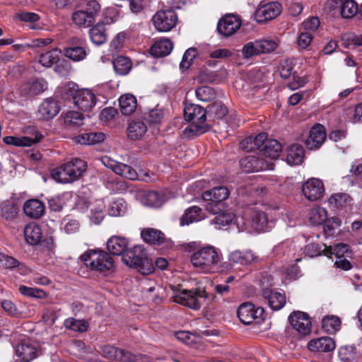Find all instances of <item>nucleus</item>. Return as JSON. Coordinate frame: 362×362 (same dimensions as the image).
<instances>
[{
  "label": "nucleus",
  "mask_w": 362,
  "mask_h": 362,
  "mask_svg": "<svg viewBox=\"0 0 362 362\" xmlns=\"http://www.w3.org/2000/svg\"><path fill=\"white\" fill-rule=\"evenodd\" d=\"M18 291L22 295L29 297L43 298L46 296L45 292L42 289L28 287L23 285L19 286Z\"/></svg>",
  "instance_id": "57"
},
{
  "label": "nucleus",
  "mask_w": 362,
  "mask_h": 362,
  "mask_svg": "<svg viewBox=\"0 0 362 362\" xmlns=\"http://www.w3.org/2000/svg\"><path fill=\"white\" fill-rule=\"evenodd\" d=\"M173 47V42L169 39H160L151 46V54L155 57H163L168 55Z\"/></svg>",
  "instance_id": "25"
},
{
  "label": "nucleus",
  "mask_w": 362,
  "mask_h": 362,
  "mask_svg": "<svg viewBox=\"0 0 362 362\" xmlns=\"http://www.w3.org/2000/svg\"><path fill=\"white\" fill-rule=\"evenodd\" d=\"M234 218L235 215L231 212L218 213L211 221V223L216 226L217 228L221 229L223 226L231 224Z\"/></svg>",
  "instance_id": "49"
},
{
  "label": "nucleus",
  "mask_w": 362,
  "mask_h": 362,
  "mask_svg": "<svg viewBox=\"0 0 362 362\" xmlns=\"http://www.w3.org/2000/svg\"><path fill=\"white\" fill-rule=\"evenodd\" d=\"M112 64L115 71L119 75L127 74L132 69L131 60L123 56H118L116 57Z\"/></svg>",
  "instance_id": "41"
},
{
  "label": "nucleus",
  "mask_w": 362,
  "mask_h": 362,
  "mask_svg": "<svg viewBox=\"0 0 362 362\" xmlns=\"http://www.w3.org/2000/svg\"><path fill=\"white\" fill-rule=\"evenodd\" d=\"M165 111L160 108H153L149 110L146 119L151 123H160L165 118Z\"/></svg>",
  "instance_id": "59"
},
{
  "label": "nucleus",
  "mask_w": 362,
  "mask_h": 362,
  "mask_svg": "<svg viewBox=\"0 0 362 362\" xmlns=\"http://www.w3.org/2000/svg\"><path fill=\"white\" fill-rule=\"evenodd\" d=\"M202 209L197 206H193L185 210V214L180 218L181 226H188L194 222H197L203 218Z\"/></svg>",
  "instance_id": "34"
},
{
  "label": "nucleus",
  "mask_w": 362,
  "mask_h": 362,
  "mask_svg": "<svg viewBox=\"0 0 362 362\" xmlns=\"http://www.w3.org/2000/svg\"><path fill=\"white\" fill-rule=\"evenodd\" d=\"M101 354L105 358L117 361L119 348L112 345H105L101 346Z\"/></svg>",
  "instance_id": "62"
},
{
  "label": "nucleus",
  "mask_w": 362,
  "mask_h": 362,
  "mask_svg": "<svg viewBox=\"0 0 362 362\" xmlns=\"http://www.w3.org/2000/svg\"><path fill=\"white\" fill-rule=\"evenodd\" d=\"M64 55L74 61L79 62L85 59L87 55L86 49L80 46H71L64 49Z\"/></svg>",
  "instance_id": "44"
},
{
  "label": "nucleus",
  "mask_w": 362,
  "mask_h": 362,
  "mask_svg": "<svg viewBox=\"0 0 362 362\" xmlns=\"http://www.w3.org/2000/svg\"><path fill=\"white\" fill-rule=\"evenodd\" d=\"M240 25L241 21L238 16L227 14L219 20L217 30L221 35L230 37L240 28Z\"/></svg>",
  "instance_id": "14"
},
{
  "label": "nucleus",
  "mask_w": 362,
  "mask_h": 362,
  "mask_svg": "<svg viewBox=\"0 0 362 362\" xmlns=\"http://www.w3.org/2000/svg\"><path fill=\"white\" fill-rule=\"evenodd\" d=\"M140 196L142 204L146 206L160 207L165 202L164 195L156 191H144Z\"/></svg>",
  "instance_id": "22"
},
{
  "label": "nucleus",
  "mask_w": 362,
  "mask_h": 362,
  "mask_svg": "<svg viewBox=\"0 0 362 362\" xmlns=\"http://www.w3.org/2000/svg\"><path fill=\"white\" fill-rule=\"evenodd\" d=\"M147 131V126L144 122L136 119L129 122L127 127L128 137L132 140L141 138Z\"/></svg>",
  "instance_id": "27"
},
{
  "label": "nucleus",
  "mask_w": 362,
  "mask_h": 362,
  "mask_svg": "<svg viewBox=\"0 0 362 362\" xmlns=\"http://www.w3.org/2000/svg\"><path fill=\"white\" fill-rule=\"evenodd\" d=\"M47 88V82L42 78H34L26 83L23 88V91L28 95H38Z\"/></svg>",
  "instance_id": "29"
},
{
  "label": "nucleus",
  "mask_w": 362,
  "mask_h": 362,
  "mask_svg": "<svg viewBox=\"0 0 362 362\" xmlns=\"http://www.w3.org/2000/svg\"><path fill=\"white\" fill-rule=\"evenodd\" d=\"M1 211L2 216L7 220L13 219L18 214L16 206L12 202L4 203L1 207Z\"/></svg>",
  "instance_id": "58"
},
{
  "label": "nucleus",
  "mask_w": 362,
  "mask_h": 362,
  "mask_svg": "<svg viewBox=\"0 0 362 362\" xmlns=\"http://www.w3.org/2000/svg\"><path fill=\"white\" fill-rule=\"evenodd\" d=\"M64 124L66 127H78L83 124V115L76 111H68L62 115Z\"/></svg>",
  "instance_id": "36"
},
{
  "label": "nucleus",
  "mask_w": 362,
  "mask_h": 362,
  "mask_svg": "<svg viewBox=\"0 0 362 362\" xmlns=\"http://www.w3.org/2000/svg\"><path fill=\"white\" fill-rule=\"evenodd\" d=\"M4 142L8 145H12L19 147H30V141L28 138H23V136H8L3 139Z\"/></svg>",
  "instance_id": "56"
},
{
  "label": "nucleus",
  "mask_w": 362,
  "mask_h": 362,
  "mask_svg": "<svg viewBox=\"0 0 362 362\" xmlns=\"http://www.w3.org/2000/svg\"><path fill=\"white\" fill-rule=\"evenodd\" d=\"M127 239L119 236H112L107 242V248L114 255H122L127 251Z\"/></svg>",
  "instance_id": "21"
},
{
  "label": "nucleus",
  "mask_w": 362,
  "mask_h": 362,
  "mask_svg": "<svg viewBox=\"0 0 362 362\" xmlns=\"http://www.w3.org/2000/svg\"><path fill=\"white\" fill-rule=\"evenodd\" d=\"M100 11V5L96 0L89 1L83 9L75 11L71 18L76 25L88 28L95 22Z\"/></svg>",
  "instance_id": "6"
},
{
  "label": "nucleus",
  "mask_w": 362,
  "mask_h": 362,
  "mask_svg": "<svg viewBox=\"0 0 362 362\" xmlns=\"http://www.w3.org/2000/svg\"><path fill=\"white\" fill-rule=\"evenodd\" d=\"M64 327L78 332H84L88 329V323L85 320L68 318L64 321Z\"/></svg>",
  "instance_id": "52"
},
{
  "label": "nucleus",
  "mask_w": 362,
  "mask_h": 362,
  "mask_svg": "<svg viewBox=\"0 0 362 362\" xmlns=\"http://www.w3.org/2000/svg\"><path fill=\"white\" fill-rule=\"evenodd\" d=\"M326 139L325 127L320 124L314 125L310 131L309 136L305 140V145L310 150L319 148Z\"/></svg>",
  "instance_id": "16"
},
{
  "label": "nucleus",
  "mask_w": 362,
  "mask_h": 362,
  "mask_svg": "<svg viewBox=\"0 0 362 362\" xmlns=\"http://www.w3.org/2000/svg\"><path fill=\"white\" fill-rule=\"evenodd\" d=\"M230 192L226 187H216L211 190L205 191L202 194V199L205 201H213L216 203H221L226 199L229 196Z\"/></svg>",
  "instance_id": "23"
},
{
  "label": "nucleus",
  "mask_w": 362,
  "mask_h": 362,
  "mask_svg": "<svg viewBox=\"0 0 362 362\" xmlns=\"http://www.w3.org/2000/svg\"><path fill=\"white\" fill-rule=\"evenodd\" d=\"M281 11V4L277 1L267 4L261 2L256 9L254 16L257 22L263 23L276 18Z\"/></svg>",
  "instance_id": "10"
},
{
  "label": "nucleus",
  "mask_w": 362,
  "mask_h": 362,
  "mask_svg": "<svg viewBox=\"0 0 362 362\" xmlns=\"http://www.w3.org/2000/svg\"><path fill=\"white\" fill-rule=\"evenodd\" d=\"M197 55V50L194 48H189L185 52L180 67L181 69H187L192 63L193 59Z\"/></svg>",
  "instance_id": "61"
},
{
  "label": "nucleus",
  "mask_w": 362,
  "mask_h": 362,
  "mask_svg": "<svg viewBox=\"0 0 362 362\" xmlns=\"http://www.w3.org/2000/svg\"><path fill=\"white\" fill-rule=\"evenodd\" d=\"M153 23L159 32H168L177 24V16L173 9L161 10L153 16Z\"/></svg>",
  "instance_id": "8"
},
{
  "label": "nucleus",
  "mask_w": 362,
  "mask_h": 362,
  "mask_svg": "<svg viewBox=\"0 0 362 362\" xmlns=\"http://www.w3.org/2000/svg\"><path fill=\"white\" fill-rule=\"evenodd\" d=\"M255 259L256 257L251 251L242 252L236 250L231 252L228 256V261L231 265H247L253 262Z\"/></svg>",
  "instance_id": "24"
},
{
  "label": "nucleus",
  "mask_w": 362,
  "mask_h": 362,
  "mask_svg": "<svg viewBox=\"0 0 362 362\" xmlns=\"http://www.w3.org/2000/svg\"><path fill=\"white\" fill-rule=\"evenodd\" d=\"M25 133L27 136H23V138H28L30 141V146L36 144L42 141L44 138L42 134L38 131L36 127L35 126H28L25 129Z\"/></svg>",
  "instance_id": "54"
},
{
  "label": "nucleus",
  "mask_w": 362,
  "mask_h": 362,
  "mask_svg": "<svg viewBox=\"0 0 362 362\" xmlns=\"http://www.w3.org/2000/svg\"><path fill=\"white\" fill-rule=\"evenodd\" d=\"M352 199L348 194L339 192L335 193L329 197V204L334 209H341L349 205Z\"/></svg>",
  "instance_id": "37"
},
{
  "label": "nucleus",
  "mask_w": 362,
  "mask_h": 362,
  "mask_svg": "<svg viewBox=\"0 0 362 362\" xmlns=\"http://www.w3.org/2000/svg\"><path fill=\"white\" fill-rule=\"evenodd\" d=\"M122 259L124 264L136 269L144 275H148L154 272L153 261L147 257V254L141 245L134 246L126 251Z\"/></svg>",
  "instance_id": "4"
},
{
  "label": "nucleus",
  "mask_w": 362,
  "mask_h": 362,
  "mask_svg": "<svg viewBox=\"0 0 362 362\" xmlns=\"http://www.w3.org/2000/svg\"><path fill=\"white\" fill-rule=\"evenodd\" d=\"M240 320L245 325L252 323H260L264 318V310L262 308H255L252 303H245L241 304L237 311Z\"/></svg>",
  "instance_id": "9"
},
{
  "label": "nucleus",
  "mask_w": 362,
  "mask_h": 362,
  "mask_svg": "<svg viewBox=\"0 0 362 362\" xmlns=\"http://www.w3.org/2000/svg\"><path fill=\"white\" fill-rule=\"evenodd\" d=\"M113 172L132 180H136L138 177L137 173L132 167L119 162L117 163Z\"/></svg>",
  "instance_id": "45"
},
{
  "label": "nucleus",
  "mask_w": 362,
  "mask_h": 362,
  "mask_svg": "<svg viewBox=\"0 0 362 362\" xmlns=\"http://www.w3.org/2000/svg\"><path fill=\"white\" fill-rule=\"evenodd\" d=\"M87 168L86 162L78 158H72L52 170V177L59 183H69L78 180Z\"/></svg>",
  "instance_id": "3"
},
{
  "label": "nucleus",
  "mask_w": 362,
  "mask_h": 362,
  "mask_svg": "<svg viewBox=\"0 0 362 362\" xmlns=\"http://www.w3.org/2000/svg\"><path fill=\"white\" fill-rule=\"evenodd\" d=\"M242 54L244 59H250L252 57L260 54L257 41L248 42L242 48Z\"/></svg>",
  "instance_id": "53"
},
{
  "label": "nucleus",
  "mask_w": 362,
  "mask_h": 362,
  "mask_svg": "<svg viewBox=\"0 0 362 362\" xmlns=\"http://www.w3.org/2000/svg\"><path fill=\"white\" fill-rule=\"evenodd\" d=\"M104 209L105 204L103 202H96V203L90 208V218L91 221L93 222L95 224L100 223L105 216Z\"/></svg>",
  "instance_id": "48"
},
{
  "label": "nucleus",
  "mask_w": 362,
  "mask_h": 362,
  "mask_svg": "<svg viewBox=\"0 0 362 362\" xmlns=\"http://www.w3.org/2000/svg\"><path fill=\"white\" fill-rule=\"evenodd\" d=\"M26 241L31 245H36L42 238L40 227L36 223L28 224L24 228Z\"/></svg>",
  "instance_id": "32"
},
{
  "label": "nucleus",
  "mask_w": 362,
  "mask_h": 362,
  "mask_svg": "<svg viewBox=\"0 0 362 362\" xmlns=\"http://www.w3.org/2000/svg\"><path fill=\"white\" fill-rule=\"evenodd\" d=\"M81 259L87 267L104 275L113 270L114 259L103 250H90L81 255Z\"/></svg>",
  "instance_id": "5"
},
{
  "label": "nucleus",
  "mask_w": 362,
  "mask_h": 362,
  "mask_svg": "<svg viewBox=\"0 0 362 362\" xmlns=\"http://www.w3.org/2000/svg\"><path fill=\"white\" fill-rule=\"evenodd\" d=\"M59 112L57 102L52 98L45 100L39 107L40 117L45 120L54 117Z\"/></svg>",
  "instance_id": "20"
},
{
  "label": "nucleus",
  "mask_w": 362,
  "mask_h": 362,
  "mask_svg": "<svg viewBox=\"0 0 362 362\" xmlns=\"http://www.w3.org/2000/svg\"><path fill=\"white\" fill-rule=\"evenodd\" d=\"M262 296L273 310H279L286 304V296L280 292L265 289L262 292Z\"/></svg>",
  "instance_id": "18"
},
{
  "label": "nucleus",
  "mask_w": 362,
  "mask_h": 362,
  "mask_svg": "<svg viewBox=\"0 0 362 362\" xmlns=\"http://www.w3.org/2000/svg\"><path fill=\"white\" fill-rule=\"evenodd\" d=\"M327 218V211L324 208H313L309 213V221L313 225H320Z\"/></svg>",
  "instance_id": "47"
},
{
  "label": "nucleus",
  "mask_w": 362,
  "mask_h": 362,
  "mask_svg": "<svg viewBox=\"0 0 362 362\" xmlns=\"http://www.w3.org/2000/svg\"><path fill=\"white\" fill-rule=\"evenodd\" d=\"M304 158V150L302 146L293 144L287 151L286 161L289 165H299Z\"/></svg>",
  "instance_id": "33"
},
{
  "label": "nucleus",
  "mask_w": 362,
  "mask_h": 362,
  "mask_svg": "<svg viewBox=\"0 0 362 362\" xmlns=\"http://www.w3.org/2000/svg\"><path fill=\"white\" fill-rule=\"evenodd\" d=\"M302 191L305 197L312 202L320 199L324 194L325 187L322 182L317 178H310L303 183Z\"/></svg>",
  "instance_id": "15"
},
{
  "label": "nucleus",
  "mask_w": 362,
  "mask_h": 362,
  "mask_svg": "<svg viewBox=\"0 0 362 362\" xmlns=\"http://www.w3.org/2000/svg\"><path fill=\"white\" fill-rule=\"evenodd\" d=\"M341 327L340 319L334 315H327L324 317L322 320V329L329 334H334Z\"/></svg>",
  "instance_id": "40"
},
{
  "label": "nucleus",
  "mask_w": 362,
  "mask_h": 362,
  "mask_svg": "<svg viewBox=\"0 0 362 362\" xmlns=\"http://www.w3.org/2000/svg\"><path fill=\"white\" fill-rule=\"evenodd\" d=\"M257 46L259 49L260 54L269 53L274 51L278 47L276 41L270 39L258 40Z\"/></svg>",
  "instance_id": "55"
},
{
  "label": "nucleus",
  "mask_w": 362,
  "mask_h": 362,
  "mask_svg": "<svg viewBox=\"0 0 362 362\" xmlns=\"http://www.w3.org/2000/svg\"><path fill=\"white\" fill-rule=\"evenodd\" d=\"M16 354L25 362H30L35 358L36 349L34 346L21 344L16 347Z\"/></svg>",
  "instance_id": "42"
},
{
  "label": "nucleus",
  "mask_w": 362,
  "mask_h": 362,
  "mask_svg": "<svg viewBox=\"0 0 362 362\" xmlns=\"http://www.w3.org/2000/svg\"><path fill=\"white\" fill-rule=\"evenodd\" d=\"M288 322L301 335H307L311 332V320L306 313L298 310L292 312L288 316Z\"/></svg>",
  "instance_id": "12"
},
{
  "label": "nucleus",
  "mask_w": 362,
  "mask_h": 362,
  "mask_svg": "<svg viewBox=\"0 0 362 362\" xmlns=\"http://www.w3.org/2000/svg\"><path fill=\"white\" fill-rule=\"evenodd\" d=\"M61 51L57 49H53L40 57L39 62L45 67H51L54 64L59 60Z\"/></svg>",
  "instance_id": "43"
},
{
  "label": "nucleus",
  "mask_w": 362,
  "mask_h": 362,
  "mask_svg": "<svg viewBox=\"0 0 362 362\" xmlns=\"http://www.w3.org/2000/svg\"><path fill=\"white\" fill-rule=\"evenodd\" d=\"M196 97L203 102H209L216 98L215 90L208 86L198 87L195 90Z\"/></svg>",
  "instance_id": "46"
},
{
  "label": "nucleus",
  "mask_w": 362,
  "mask_h": 362,
  "mask_svg": "<svg viewBox=\"0 0 362 362\" xmlns=\"http://www.w3.org/2000/svg\"><path fill=\"white\" fill-rule=\"evenodd\" d=\"M240 166L245 173H253L262 170H272L273 163L265 160L264 158L255 156H247L240 160Z\"/></svg>",
  "instance_id": "11"
},
{
  "label": "nucleus",
  "mask_w": 362,
  "mask_h": 362,
  "mask_svg": "<svg viewBox=\"0 0 362 362\" xmlns=\"http://www.w3.org/2000/svg\"><path fill=\"white\" fill-rule=\"evenodd\" d=\"M207 111L202 107L194 105H187L184 109L185 120L191 122L184 130L185 135H200L207 132L211 127L206 122Z\"/></svg>",
  "instance_id": "2"
},
{
  "label": "nucleus",
  "mask_w": 362,
  "mask_h": 362,
  "mask_svg": "<svg viewBox=\"0 0 362 362\" xmlns=\"http://www.w3.org/2000/svg\"><path fill=\"white\" fill-rule=\"evenodd\" d=\"M119 104L122 115H130L136 110L137 100L133 95L124 94L119 98Z\"/></svg>",
  "instance_id": "30"
},
{
  "label": "nucleus",
  "mask_w": 362,
  "mask_h": 362,
  "mask_svg": "<svg viewBox=\"0 0 362 362\" xmlns=\"http://www.w3.org/2000/svg\"><path fill=\"white\" fill-rule=\"evenodd\" d=\"M44 204L38 199H29L25 202L23 211L25 215L31 218H39L45 212Z\"/></svg>",
  "instance_id": "19"
},
{
  "label": "nucleus",
  "mask_w": 362,
  "mask_h": 362,
  "mask_svg": "<svg viewBox=\"0 0 362 362\" xmlns=\"http://www.w3.org/2000/svg\"><path fill=\"white\" fill-rule=\"evenodd\" d=\"M325 249L323 250V254L324 255H326L327 257L332 255V254H335L336 257H343V255L345 252H347L349 251V246L346 244H339L337 245L332 251V248L327 247L325 245H324Z\"/></svg>",
  "instance_id": "60"
},
{
  "label": "nucleus",
  "mask_w": 362,
  "mask_h": 362,
  "mask_svg": "<svg viewBox=\"0 0 362 362\" xmlns=\"http://www.w3.org/2000/svg\"><path fill=\"white\" fill-rule=\"evenodd\" d=\"M308 348L311 351L329 352L335 349V342L329 337H323L310 341Z\"/></svg>",
  "instance_id": "17"
},
{
  "label": "nucleus",
  "mask_w": 362,
  "mask_h": 362,
  "mask_svg": "<svg viewBox=\"0 0 362 362\" xmlns=\"http://www.w3.org/2000/svg\"><path fill=\"white\" fill-rule=\"evenodd\" d=\"M89 35L93 43L100 45L105 43L107 39V35L105 28V23L99 22L89 30Z\"/></svg>",
  "instance_id": "31"
},
{
  "label": "nucleus",
  "mask_w": 362,
  "mask_h": 362,
  "mask_svg": "<svg viewBox=\"0 0 362 362\" xmlns=\"http://www.w3.org/2000/svg\"><path fill=\"white\" fill-rule=\"evenodd\" d=\"M282 151L281 144L276 139H269L264 146L263 155L271 159L277 158Z\"/></svg>",
  "instance_id": "38"
},
{
  "label": "nucleus",
  "mask_w": 362,
  "mask_h": 362,
  "mask_svg": "<svg viewBox=\"0 0 362 362\" xmlns=\"http://www.w3.org/2000/svg\"><path fill=\"white\" fill-rule=\"evenodd\" d=\"M359 11L357 4L353 0H346L341 6V15L344 18H351Z\"/></svg>",
  "instance_id": "51"
},
{
  "label": "nucleus",
  "mask_w": 362,
  "mask_h": 362,
  "mask_svg": "<svg viewBox=\"0 0 362 362\" xmlns=\"http://www.w3.org/2000/svg\"><path fill=\"white\" fill-rule=\"evenodd\" d=\"M97 101V96L90 89L82 88L78 90L74 104L79 110L86 112L90 111L95 106Z\"/></svg>",
  "instance_id": "13"
},
{
  "label": "nucleus",
  "mask_w": 362,
  "mask_h": 362,
  "mask_svg": "<svg viewBox=\"0 0 362 362\" xmlns=\"http://www.w3.org/2000/svg\"><path fill=\"white\" fill-rule=\"evenodd\" d=\"M76 85L74 83H69L63 88L62 95L64 100L74 102V97L78 90L76 88Z\"/></svg>",
  "instance_id": "64"
},
{
  "label": "nucleus",
  "mask_w": 362,
  "mask_h": 362,
  "mask_svg": "<svg viewBox=\"0 0 362 362\" xmlns=\"http://www.w3.org/2000/svg\"><path fill=\"white\" fill-rule=\"evenodd\" d=\"M127 211V204L123 199H118L110 203L108 214L112 216H123Z\"/></svg>",
  "instance_id": "50"
},
{
  "label": "nucleus",
  "mask_w": 362,
  "mask_h": 362,
  "mask_svg": "<svg viewBox=\"0 0 362 362\" xmlns=\"http://www.w3.org/2000/svg\"><path fill=\"white\" fill-rule=\"evenodd\" d=\"M206 111L208 117L212 119H222L228 113L227 107L218 101L208 105Z\"/></svg>",
  "instance_id": "39"
},
{
  "label": "nucleus",
  "mask_w": 362,
  "mask_h": 362,
  "mask_svg": "<svg viewBox=\"0 0 362 362\" xmlns=\"http://www.w3.org/2000/svg\"><path fill=\"white\" fill-rule=\"evenodd\" d=\"M139 358H140V356L135 355L126 349H119L117 361H119V362H139Z\"/></svg>",
  "instance_id": "63"
},
{
  "label": "nucleus",
  "mask_w": 362,
  "mask_h": 362,
  "mask_svg": "<svg viewBox=\"0 0 362 362\" xmlns=\"http://www.w3.org/2000/svg\"><path fill=\"white\" fill-rule=\"evenodd\" d=\"M141 236L144 242L149 244L160 245L165 240V234L160 230L152 228L143 229Z\"/></svg>",
  "instance_id": "26"
},
{
  "label": "nucleus",
  "mask_w": 362,
  "mask_h": 362,
  "mask_svg": "<svg viewBox=\"0 0 362 362\" xmlns=\"http://www.w3.org/2000/svg\"><path fill=\"white\" fill-rule=\"evenodd\" d=\"M223 259L218 248L212 245L204 246L194 252L190 258L192 266L206 274L218 272V266Z\"/></svg>",
  "instance_id": "1"
},
{
  "label": "nucleus",
  "mask_w": 362,
  "mask_h": 362,
  "mask_svg": "<svg viewBox=\"0 0 362 362\" xmlns=\"http://www.w3.org/2000/svg\"><path fill=\"white\" fill-rule=\"evenodd\" d=\"M204 298H206L204 291L185 289L174 296V301L194 310H199L202 305V299Z\"/></svg>",
  "instance_id": "7"
},
{
  "label": "nucleus",
  "mask_w": 362,
  "mask_h": 362,
  "mask_svg": "<svg viewBox=\"0 0 362 362\" xmlns=\"http://www.w3.org/2000/svg\"><path fill=\"white\" fill-rule=\"evenodd\" d=\"M105 135L103 132H88L74 137L76 143L82 145H94L103 141Z\"/></svg>",
  "instance_id": "28"
},
{
  "label": "nucleus",
  "mask_w": 362,
  "mask_h": 362,
  "mask_svg": "<svg viewBox=\"0 0 362 362\" xmlns=\"http://www.w3.org/2000/svg\"><path fill=\"white\" fill-rule=\"evenodd\" d=\"M268 219L264 212L254 211L251 214V226L257 232H264L267 229Z\"/></svg>",
  "instance_id": "35"
}]
</instances>
